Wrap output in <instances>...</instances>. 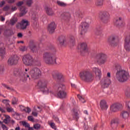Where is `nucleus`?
Instances as JSON below:
<instances>
[{
    "label": "nucleus",
    "mask_w": 130,
    "mask_h": 130,
    "mask_svg": "<svg viewBox=\"0 0 130 130\" xmlns=\"http://www.w3.org/2000/svg\"><path fill=\"white\" fill-rule=\"evenodd\" d=\"M50 51L45 52L43 54V61L46 64H59L56 62V56L53 52H56V50L51 46L49 48Z\"/></svg>",
    "instance_id": "f257e3e1"
},
{
    "label": "nucleus",
    "mask_w": 130,
    "mask_h": 130,
    "mask_svg": "<svg viewBox=\"0 0 130 130\" xmlns=\"http://www.w3.org/2000/svg\"><path fill=\"white\" fill-rule=\"evenodd\" d=\"M116 72V78L120 83L126 82L129 79V74L125 70L121 68L120 65H116L115 68Z\"/></svg>",
    "instance_id": "f03ea898"
},
{
    "label": "nucleus",
    "mask_w": 130,
    "mask_h": 130,
    "mask_svg": "<svg viewBox=\"0 0 130 130\" xmlns=\"http://www.w3.org/2000/svg\"><path fill=\"white\" fill-rule=\"evenodd\" d=\"M79 76L82 81L86 83H90L94 81L95 76L90 70H83L79 73Z\"/></svg>",
    "instance_id": "7ed1b4c3"
},
{
    "label": "nucleus",
    "mask_w": 130,
    "mask_h": 130,
    "mask_svg": "<svg viewBox=\"0 0 130 130\" xmlns=\"http://www.w3.org/2000/svg\"><path fill=\"white\" fill-rule=\"evenodd\" d=\"M34 60L33 59V57L29 54H25L22 57V62L26 66V67H31L33 66V62Z\"/></svg>",
    "instance_id": "20e7f679"
},
{
    "label": "nucleus",
    "mask_w": 130,
    "mask_h": 130,
    "mask_svg": "<svg viewBox=\"0 0 130 130\" xmlns=\"http://www.w3.org/2000/svg\"><path fill=\"white\" fill-rule=\"evenodd\" d=\"M66 90V86L63 84H60L58 87L57 96L60 99H64L68 97V93L64 91Z\"/></svg>",
    "instance_id": "39448f33"
},
{
    "label": "nucleus",
    "mask_w": 130,
    "mask_h": 130,
    "mask_svg": "<svg viewBox=\"0 0 130 130\" xmlns=\"http://www.w3.org/2000/svg\"><path fill=\"white\" fill-rule=\"evenodd\" d=\"M95 60L99 64H104L107 61V55L104 53H99L96 54Z\"/></svg>",
    "instance_id": "423d86ee"
},
{
    "label": "nucleus",
    "mask_w": 130,
    "mask_h": 130,
    "mask_svg": "<svg viewBox=\"0 0 130 130\" xmlns=\"http://www.w3.org/2000/svg\"><path fill=\"white\" fill-rule=\"evenodd\" d=\"M29 75L32 79L36 80L41 75V71L37 68H33L30 69Z\"/></svg>",
    "instance_id": "0eeeda50"
},
{
    "label": "nucleus",
    "mask_w": 130,
    "mask_h": 130,
    "mask_svg": "<svg viewBox=\"0 0 130 130\" xmlns=\"http://www.w3.org/2000/svg\"><path fill=\"white\" fill-rule=\"evenodd\" d=\"M38 86L41 89L43 94H48L49 90L47 88V82L45 80H40L38 82Z\"/></svg>",
    "instance_id": "6e6552de"
},
{
    "label": "nucleus",
    "mask_w": 130,
    "mask_h": 130,
    "mask_svg": "<svg viewBox=\"0 0 130 130\" xmlns=\"http://www.w3.org/2000/svg\"><path fill=\"white\" fill-rule=\"evenodd\" d=\"M100 18L101 19L102 22L105 24H107L109 22V19L110 18V15L108 12L104 11L101 12L100 14Z\"/></svg>",
    "instance_id": "1a4fd4ad"
},
{
    "label": "nucleus",
    "mask_w": 130,
    "mask_h": 130,
    "mask_svg": "<svg viewBox=\"0 0 130 130\" xmlns=\"http://www.w3.org/2000/svg\"><path fill=\"white\" fill-rule=\"evenodd\" d=\"M117 41H118V37L116 36H111L108 39L110 45L113 47L117 46Z\"/></svg>",
    "instance_id": "9d476101"
},
{
    "label": "nucleus",
    "mask_w": 130,
    "mask_h": 130,
    "mask_svg": "<svg viewBox=\"0 0 130 130\" xmlns=\"http://www.w3.org/2000/svg\"><path fill=\"white\" fill-rule=\"evenodd\" d=\"M19 59H20V58H19L17 55H13L8 59V63L9 66L17 64Z\"/></svg>",
    "instance_id": "9b49d317"
},
{
    "label": "nucleus",
    "mask_w": 130,
    "mask_h": 130,
    "mask_svg": "<svg viewBox=\"0 0 130 130\" xmlns=\"http://www.w3.org/2000/svg\"><path fill=\"white\" fill-rule=\"evenodd\" d=\"M122 108V105L119 103H116L111 106V111L112 112H117Z\"/></svg>",
    "instance_id": "f8f14e48"
},
{
    "label": "nucleus",
    "mask_w": 130,
    "mask_h": 130,
    "mask_svg": "<svg viewBox=\"0 0 130 130\" xmlns=\"http://www.w3.org/2000/svg\"><path fill=\"white\" fill-rule=\"evenodd\" d=\"M111 81H110V79H108L107 77H105L102 79L101 84L102 85V88H108L109 85H110Z\"/></svg>",
    "instance_id": "ddd939ff"
},
{
    "label": "nucleus",
    "mask_w": 130,
    "mask_h": 130,
    "mask_svg": "<svg viewBox=\"0 0 130 130\" xmlns=\"http://www.w3.org/2000/svg\"><path fill=\"white\" fill-rule=\"evenodd\" d=\"M53 78H57L58 80H60L61 81H63L64 79V76L62 74L57 71H53L52 73Z\"/></svg>",
    "instance_id": "4468645a"
},
{
    "label": "nucleus",
    "mask_w": 130,
    "mask_h": 130,
    "mask_svg": "<svg viewBox=\"0 0 130 130\" xmlns=\"http://www.w3.org/2000/svg\"><path fill=\"white\" fill-rule=\"evenodd\" d=\"M89 25L87 22H82L81 23V32L80 34L83 35L85 34L87 31H88V29H89Z\"/></svg>",
    "instance_id": "2eb2a0df"
},
{
    "label": "nucleus",
    "mask_w": 130,
    "mask_h": 130,
    "mask_svg": "<svg viewBox=\"0 0 130 130\" xmlns=\"http://www.w3.org/2000/svg\"><path fill=\"white\" fill-rule=\"evenodd\" d=\"M56 28V24H55V22H52L48 26V31L51 34L54 32V30Z\"/></svg>",
    "instance_id": "dca6fc26"
},
{
    "label": "nucleus",
    "mask_w": 130,
    "mask_h": 130,
    "mask_svg": "<svg viewBox=\"0 0 130 130\" xmlns=\"http://www.w3.org/2000/svg\"><path fill=\"white\" fill-rule=\"evenodd\" d=\"M124 48L126 51H130V36L126 37L125 39Z\"/></svg>",
    "instance_id": "f3484780"
},
{
    "label": "nucleus",
    "mask_w": 130,
    "mask_h": 130,
    "mask_svg": "<svg viewBox=\"0 0 130 130\" xmlns=\"http://www.w3.org/2000/svg\"><path fill=\"white\" fill-rule=\"evenodd\" d=\"M92 71L93 73H95L96 78L101 79V75H102V73L101 72V70H100L99 68L94 67L92 69Z\"/></svg>",
    "instance_id": "a211bd4d"
},
{
    "label": "nucleus",
    "mask_w": 130,
    "mask_h": 130,
    "mask_svg": "<svg viewBox=\"0 0 130 130\" xmlns=\"http://www.w3.org/2000/svg\"><path fill=\"white\" fill-rule=\"evenodd\" d=\"M78 49H79L81 52H86L87 51V44L82 43L78 45Z\"/></svg>",
    "instance_id": "6ab92c4d"
},
{
    "label": "nucleus",
    "mask_w": 130,
    "mask_h": 130,
    "mask_svg": "<svg viewBox=\"0 0 130 130\" xmlns=\"http://www.w3.org/2000/svg\"><path fill=\"white\" fill-rule=\"evenodd\" d=\"M95 34L96 35H98V36H100L101 37L103 36V34L102 33V27H101V26L99 25L96 27L95 29Z\"/></svg>",
    "instance_id": "aec40b11"
},
{
    "label": "nucleus",
    "mask_w": 130,
    "mask_h": 130,
    "mask_svg": "<svg viewBox=\"0 0 130 130\" xmlns=\"http://www.w3.org/2000/svg\"><path fill=\"white\" fill-rule=\"evenodd\" d=\"M14 75L24 78V69H19L14 71Z\"/></svg>",
    "instance_id": "412c9836"
},
{
    "label": "nucleus",
    "mask_w": 130,
    "mask_h": 130,
    "mask_svg": "<svg viewBox=\"0 0 130 130\" xmlns=\"http://www.w3.org/2000/svg\"><path fill=\"white\" fill-rule=\"evenodd\" d=\"M20 13L19 14L20 17H23L24 15H26L28 13V9L25 7H21L19 9Z\"/></svg>",
    "instance_id": "4be33fe9"
},
{
    "label": "nucleus",
    "mask_w": 130,
    "mask_h": 130,
    "mask_svg": "<svg viewBox=\"0 0 130 130\" xmlns=\"http://www.w3.org/2000/svg\"><path fill=\"white\" fill-rule=\"evenodd\" d=\"M21 24V29L25 30L27 28V26H29V21L23 19L20 22Z\"/></svg>",
    "instance_id": "5701e85b"
},
{
    "label": "nucleus",
    "mask_w": 130,
    "mask_h": 130,
    "mask_svg": "<svg viewBox=\"0 0 130 130\" xmlns=\"http://www.w3.org/2000/svg\"><path fill=\"white\" fill-rule=\"evenodd\" d=\"M100 107L103 110H106L108 108V105L106 103V101L104 100L101 101Z\"/></svg>",
    "instance_id": "b1692460"
},
{
    "label": "nucleus",
    "mask_w": 130,
    "mask_h": 130,
    "mask_svg": "<svg viewBox=\"0 0 130 130\" xmlns=\"http://www.w3.org/2000/svg\"><path fill=\"white\" fill-rule=\"evenodd\" d=\"M29 47L31 49V50H32V51H34L35 50V49L36 47H37V42L31 40L30 42V44H29Z\"/></svg>",
    "instance_id": "393cba45"
},
{
    "label": "nucleus",
    "mask_w": 130,
    "mask_h": 130,
    "mask_svg": "<svg viewBox=\"0 0 130 130\" xmlns=\"http://www.w3.org/2000/svg\"><path fill=\"white\" fill-rule=\"evenodd\" d=\"M45 10L46 11V14L48 16H53L54 15V12H53L52 9H51L47 6H46L45 7Z\"/></svg>",
    "instance_id": "a878e982"
},
{
    "label": "nucleus",
    "mask_w": 130,
    "mask_h": 130,
    "mask_svg": "<svg viewBox=\"0 0 130 130\" xmlns=\"http://www.w3.org/2000/svg\"><path fill=\"white\" fill-rule=\"evenodd\" d=\"M61 18L63 20H68L71 19V14L70 13H64L61 15Z\"/></svg>",
    "instance_id": "bb28decb"
},
{
    "label": "nucleus",
    "mask_w": 130,
    "mask_h": 130,
    "mask_svg": "<svg viewBox=\"0 0 130 130\" xmlns=\"http://www.w3.org/2000/svg\"><path fill=\"white\" fill-rule=\"evenodd\" d=\"M119 120L118 118L113 119L111 122V126L115 128L118 124Z\"/></svg>",
    "instance_id": "cd10ccee"
},
{
    "label": "nucleus",
    "mask_w": 130,
    "mask_h": 130,
    "mask_svg": "<svg viewBox=\"0 0 130 130\" xmlns=\"http://www.w3.org/2000/svg\"><path fill=\"white\" fill-rule=\"evenodd\" d=\"M58 41L60 45H63L67 41V39L64 36H61L58 38Z\"/></svg>",
    "instance_id": "c85d7f7f"
},
{
    "label": "nucleus",
    "mask_w": 130,
    "mask_h": 130,
    "mask_svg": "<svg viewBox=\"0 0 130 130\" xmlns=\"http://www.w3.org/2000/svg\"><path fill=\"white\" fill-rule=\"evenodd\" d=\"M115 25L116 26H121L122 25V18L121 17H118L114 20Z\"/></svg>",
    "instance_id": "c756f323"
},
{
    "label": "nucleus",
    "mask_w": 130,
    "mask_h": 130,
    "mask_svg": "<svg viewBox=\"0 0 130 130\" xmlns=\"http://www.w3.org/2000/svg\"><path fill=\"white\" fill-rule=\"evenodd\" d=\"M73 116L74 118H76V119H79V114L78 112H79V110L78 108H74L73 109Z\"/></svg>",
    "instance_id": "7c9ffc66"
},
{
    "label": "nucleus",
    "mask_w": 130,
    "mask_h": 130,
    "mask_svg": "<svg viewBox=\"0 0 130 130\" xmlns=\"http://www.w3.org/2000/svg\"><path fill=\"white\" fill-rule=\"evenodd\" d=\"M121 116L124 119H127L129 116V114L127 111H123L121 113Z\"/></svg>",
    "instance_id": "2f4dec72"
},
{
    "label": "nucleus",
    "mask_w": 130,
    "mask_h": 130,
    "mask_svg": "<svg viewBox=\"0 0 130 130\" xmlns=\"http://www.w3.org/2000/svg\"><path fill=\"white\" fill-rule=\"evenodd\" d=\"M29 71V69H24V72H23V78L27 80V79H28L30 80V77L29 76V74H28V73H29V72L28 71Z\"/></svg>",
    "instance_id": "473e14b6"
},
{
    "label": "nucleus",
    "mask_w": 130,
    "mask_h": 130,
    "mask_svg": "<svg viewBox=\"0 0 130 130\" xmlns=\"http://www.w3.org/2000/svg\"><path fill=\"white\" fill-rule=\"evenodd\" d=\"M17 22H18V18L14 17L10 19L9 24L10 25H11V26H14V25H15V24Z\"/></svg>",
    "instance_id": "72a5a7b5"
},
{
    "label": "nucleus",
    "mask_w": 130,
    "mask_h": 130,
    "mask_svg": "<svg viewBox=\"0 0 130 130\" xmlns=\"http://www.w3.org/2000/svg\"><path fill=\"white\" fill-rule=\"evenodd\" d=\"M95 5L96 7H98V8L103 7V0H96Z\"/></svg>",
    "instance_id": "f704fd0d"
},
{
    "label": "nucleus",
    "mask_w": 130,
    "mask_h": 130,
    "mask_svg": "<svg viewBox=\"0 0 130 130\" xmlns=\"http://www.w3.org/2000/svg\"><path fill=\"white\" fill-rule=\"evenodd\" d=\"M5 116V118L4 119L3 122L6 123V124H8V123H10V121H11V117L9 115H4Z\"/></svg>",
    "instance_id": "c9c22d12"
},
{
    "label": "nucleus",
    "mask_w": 130,
    "mask_h": 130,
    "mask_svg": "<svg viewBox=\"0 0 130 130\" xmlns=\"http://www.w3.org/2000/svg\"><path fill=\"white\" fill-rule=\"evenodd\" d=\"M57 5H58L59 7H62L63 8H64L67 7V6H68V4H67L66 3L59 1H57Z\"/></svg>",
    "instance_id": "e433bc0d"
},
{
    "label": "nucleus",
    "mask_w": 130,
    "mask_h": 130,
    "mask_svg": "<svg viewBox=\"0 0 130 130\" xmlns=\"http://www.w3.org/2000/svg\"><path fill=\"white\" fill-rule=\"evenodd\" d=\"M2 86H3L4 88H5L6 89H7V90H9V91H14V88H13V87H10V86L6 84L2 83Z\"/></svg>",
    "instance_id": "4c0bfd02"
},
{
    "label": "nucleus",
    "mask_w": 130,
    "mask_h": 130,
    "mask_svg": "<svg viewBox=\"0 0 130 130\" xmlns=\"http://www.w3.org/2000/svg\"><path fill=\"white\" fill-rule=\"evenodd\" d=\"M20 108H23V111H25L27 113H30V112H31V109H30V108L29 107L24 108V107L23 106H20Z\"/></svg>",
    "instance_id": "58836bf2"
},
{
    "label": "nucleus",
    "mask_w": 130,
    "mask_h": 130,
    "mask_svg": "<svg viewBox=\"0 0 130 130\" xmlns=\"http://www.w3.org/2000/svg\"><path fill=\"white\" fill-rule=\"evenodd\" d=\"M125 94L127 97H130V87L126 88L125 91Z\"/></svg>",
    "instance_id": "ea45409f"
},
{
    "label": "nucleus",
    "mask_w": 130,
    "mask_h": 130,
    "mask_svg": "<svg viewBox=\"0 0 130 130\" xmlns=\"http://www.w3.org/2000/svg\"><path fill=\"white\" fill-rule=\"evenodd\" d=\"M24 2L26 3L28 7H31L33 4V0H24Z\"/></svg>",
    "instance_id": "a19ab883"
},
{
    "label": "nucleus",
    "mask_w": 130,
    "mask_h": 130,
    "mask_svg": "<svg viewBox=\"0 0 130 130\" xmlns=\"http://www.w3.org/2000/svg\"><path fill=\"white\" fill-rule=\"evenodd\" d=\"M27 47L21 46L19 47V50L20 51H22V52H24V51H26L27 50Z\"/></svg>",
    "instance_id": "79ce46f5"
},
{
    "label": "nucleus",
    "mask_w": 130,
    "mask_h": 130,
    "mask_svg": "<svg viewBox=\"0 0 130 130\" xmlns=\"http://www.w3.org/2000/svg\"><path fill=\"white\" fill-rule=\"evenodd\" d=\"M40 127H41V125L39 123H36L34 125V128H35V129H40Z\"/></svg>",
    "instance_id": "37998d69"
},
{
    "label": "nucleus",
    "mask_w": 130,
    "mask_h": 130,
    "mask_svg": "<svg viewBox=\"0 0 130 130\" xmlns=\"http://www.w3.org/2000/svg\"><path fill=\"white\" fill-rule=\"evenodd\" d=\"M5 53H6V51L5 50V48H0V55L1 56H3V55H5Z\"/></svg>",
    "instance_id": "c03bdc74"
},
{
    "label": "nucleus",
    "mask_w": 130,
    "mask_h": 130,
    "mask_svg": "<svg viewBox=\"0 0 130 130\" xmlns=\"http://www.w3.org/2000/svg\"><path fill=\"white\" fill-rule=\"evenodd\" d=\"M75 15L76 17H78V18H82V12L80 11H77L75 13Z\"/></svg>",
    "instance_id": "a18cd8bd"
},
{
    "label": "nucleus",
    "mask_w": 130,
    "mask_h": 130,
    "mask_svg": "<svg viewBox=\"0 0 130 130\" xmlns=\"http://www.w3.org/2000/svg\"><path fill=\"white\" fill-rule=\"evenodd\" d=\"M0 124H1L3 130H8V127L6 125L4 124V122L0 121Z\"/></svg>",
    "instance_id": "49530a36"
},
{
    "label": "nucleus",
    "mask_w": 130,
    "mask_h": 130,
    "mask_svg": "<svg viewBox=\"0 0 130 130\" xmlns=\"http://www.w3.org/2000/svg\"><path fill=\"white\" fill-rule=\"evenodd\" d=\"M22 124L23 126H25V127H30V125L27 122L23 121L22 122Z\"/></svg>",
    "instance_id": "de8ad7c7"
},
{
    "label": "nucleus",
    "mask_w": 130,
    "mask_h": 130,
    "mask_svg": "<svg viewBox=\"0 0 130 130\" xmlns=\"http://www.w3.org/2000/svg\"><path fill=\"white\" fill-rule=\"evenodd\" d=\"M8 112H14V109L11 107H6Z\"/></svg>",
    "instance_id": "09e8293b"
},
{
    "label": "nucleus",
    "mask_w": 130,
    "mask_h": 130,
    "mask_svg": "<svg viewBox=\"0 0 130 130\" xmlns=\"http://www.w3.org/2000/svg\"><path fill=\"white\" fill-rule=\"evenodd\" d=\"M77 96H78V98H79V100H80V101L82 103H85V100L84 99V98H83V97H82V96L78 94Z\"/></svg>",
    "instance_id": "8fccbe9b"
},
{
    "label": "nucleus",
    "mask_w": 130,
    "mask_h": 130,
    "mask_svg": "<svg viewBox=\"0 0 130 130\" xmlns=\"http://www.w3.org/2000/svg\"><path fill=\"white\" fill-rule=\"evenodd\" d=\"M12 102V104L13 105H15L17 104V103L18 102V99H16V98H13Z\"/></svg>",
    "instance_id": "3c124183"
},
{
    "label": "nucleus",
    "mask_w": 130,
    "mask_h": 130,
    "mask_svg": "<svg viewBox=\"0 0 130 130\" xmlns=\"http://www.w3.org/2000/svg\"><path fill=\"white\" fill-rule=\"evenodd\" d=\"M16 27L17 29H22V24L21 22L17 23V24L16 25Z\"/></svg>",
    "instance_id": "603ef678"
},
{
    "label": "nucleus",
    "mask_w": 130,
    "mask_h": 130,
    "mask_svg": "<svg viewBox=\"0 0 130 130\" xmlns=\"http://www.w3.org/2000/svg\"><path fill=\"white\" fill-rule=\"evenodd\" d=\"M5 71V68H4V66L0 65V74H3Z\"/></svg>",
    "instance_id": "864d4df0"
},
{
    "label": "nucleus",
    "mask_w": 130,
    "mask_h": 130,
    "mask_svg": "<svg viewBox=\"0 0 130 130\" xmlns=\"http://www.w3.org/2000/svg\"><path fill=\"white\" fill-rule=\"evenodd\" d=\"M70 42H71V43L74 44V42H75V37H74L71 36L70 37Z\"/></svg>",
    "instance_id": "5fc2aeb1"
},
{
    "label": "nucleus",
    "mask_w": 130,
    "mask_h": 130,
    "mask_svg": "<svg viewBox=\"0 0 130 130\" xmlns=\"http://www.w3.org/2000/svg\"><path fill=\"white\" fill-rule=\"evenodd\" d=\"M23 4H24V2L23 1H21V2L17 3L16 4V6H17V7H21V6H22V5H23Z\"/></svg>",
    "instance_id": "6e6d98bb"
},
{
    "label": "nucleus",
    "mask_w": 130,
    "mask_h": 130,
    "mask_svg": "<svg viewBox=\"0 0 130 130\" xmlns=\"http://www.w3.org/2000/svg\"><path fill=\"white\" fill-rule=\"evenodd\" d=\"M50 126L54 129H56V126H55V124H54V123H50Z\"/></svg>",
    "instance_id": "4d7b16f0"
},
{
    "label": "nucleus",
    "mask_w": 130,
    "mask_h": 130,
    "mask_svg": "<svg viewBox=\"0 0 130 130\" xmlns=\"http://www.w3.org/2000/svg\"><path fill=\"white\" fill-rule=\"evenodd\" d=\"M28 119L29 120V121H34V118L32 116H28Z\"/></svg>",
    "instance_id": "13d9d810"
},
{
    "label": "nucleus",
    "mask_w": 130,
    "mask_h": 130,
    "mask_svg": "<svg viewBox=\"0 0 130 130\" xmlns=\"http://www.w3.org/2000/svg\"><path fill=\"white\" fill-rule=\"evenodd\" d=\"M10 10V7L9 6H6L3 8V11H9Z\"/></svg>",
    "instance_id": "bf43d9fd"
},
{
    "label": "nucleus",
    "mask_w": 130,
    "mask_h": 130,
    "mask_svg": "<svg viewBox=\"0 0 130 130\" xmlns=\"http://www.w3.org/2000/svg\"><path fill=\"white\" fill-rule=\"evenodd\" d=\"M126 106L127 107L128 110H130V101L129 102H126Z\"/></svg>",
    "instance_id": "052dcab7"
},
{
    "label": "nucleus",
    "mask_w": 130,
    "mask_h": 130,
    "mask_svg": "<svg viewBox=\"0 0 130 130\" xmlns=\"http://www.w3.org/2000/svg\"><path fill=\"white\" fill-rule=\"evenodd\" d=\"M0 20H1V22H5L6 18L5 17H4V16H1L0 17Z\"/></svg>",
    "instance_id": "680f3d73"
},
{
    "label": "nucleus",
    "mask_w": 130,
    "mask_h": 130,
    "mask_svg": "<svg viewBox=\"0 0 130 130\" xmlns=\"http://www.w3.org/2000/svg\"><path fill=\"white\" fill-rule=\"evenodd\" d=\"M17 36L19 38H22L23 37V34L21 32H19L17 35Z\"/></svg>",
    "instance_id": "e2e57ef3"
},
{
    "label": "nucleus",
    "mask_w": 130,
    "mask_h": 130,
    "mask_svg": "<svg viewBox=\"0 0 130 130\" xmlns=\"http://www.w3.org/2000/svg\"><path fill=\"white\" fill-rule=\"evenodd\" d=\"M7 2L8 4H13V3H15V0H7Z\"/></svg>",
    "instance_id": "0e129e2a"
},
{
    "label": "nucleus",
    "mask_w": 130,
    "mask_h": 130,
    "mask_svg": "<svg viewBox=\"0 0 130 130\" xmlns=\"http://www.w3.org/2000/svg\"><path fill=\"white\" fill-rule=\"evenodd\" d=\"M3 102L4 103V104H7V103L10 102V101L9 100H4Z\"/></svg>",
    "instance_id": "69168bd1"
},
{
    "label": "nucleus",
    "mask_w": 130,
    "mask_h": 130,
    "mask_svg": "<svg viewBox=\"0 0 130 130\" xmlns=\"http://www.w3.org/2000/svg\"><path fill=\"white\" fill-rule=\"evenodd\" d=\"M32 114L34 115V116H38V113L36 112H32Z\"/></svg>",
    "instance_id": "338daca9"
},
{
    "label": "nucleus",
    "mask_w": 130,
    "mask_h": 130,
    "mask_svg": "<svg viewBox=\"0 0 130 130\" xmlns=\"http://www.w3.org/2000/svg\"><path fill=\"white\" fill-rule=\"evenodd\" d=\"M5 1L1 2L0 3V7H3V6H4V5H5Z\"/></svg>",
    "instance_id": "774afa93"
}]
</instances>
